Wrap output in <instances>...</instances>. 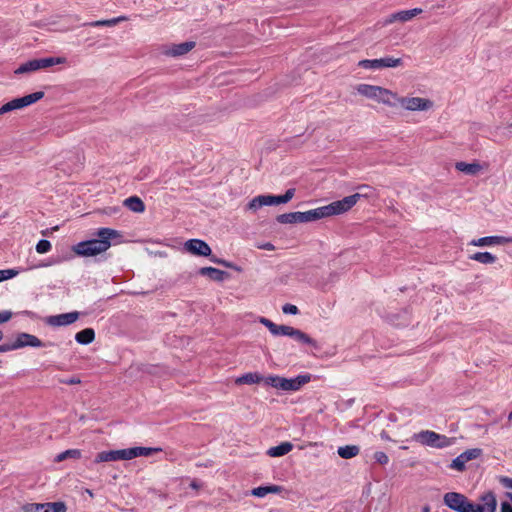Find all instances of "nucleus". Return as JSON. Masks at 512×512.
Listing matches in <instances>:
<instances>
[{"label": "nucleus", "mask_w": 512, "mask_h": 512, "mask_svg": "<svg viewBox=\"0 0 512 512\" xmlns=\"http://www.w3.org/2000/svg\"><path fill=\"white\" fill-rule=\"evenodd\" d=\"M97 238L81 241L72 246V251L80 257H93L106 252L112 241L122 237L121 233L112 228H99L95 233Z\"/></svg>", "instance_id": "nucleus-1"}, {"label": "nucleus", "mask_w": 512, "mask_h": 512, "mask_svg": "<svg viewBox=\"0 0 512 512\" xmlns=\"http://www.w3.org/2000/svg\"><path fill=\"white\" fill-rule=\"evenodd\" d=\"M260 323L267 327L274 336H288L294 338L298 342L316 346V341L299 329L287 325H277L264 317L260 318Z\"/></svg>", "instance_id": "nucleus-2"}, {"label": "nucleus", "mask_w": 512, "mask_h": 512, "mask_svg": "<svg viewBox=\"0 0 512 512\" xmlns=\"http://www.w3.org/2000/svg\"><path fill=\"white\" fill-rule=\"evenodd\" d=\"M356 90L360 95L368 99H373L389 107H396V102L393 101V98L396 97V93L389 89L376 85L359 84Z\"/></svg>", "instance_id": "nucleus-3"}, {"label": "nucleus", "mask_w": 512, "mask_h": 512, "mask_svg": "<svg viewBox=\"0 0 512 512\" xmlns=\"http://www.w3.org/2000/svg\"><path fill=\"white\" fill-rule=\"evenodd\" d=\"M66 59L63 57H48L40 59H32L21 64L16 70L15 74H26L35 72L40 69H45L54 65L63 64Z\"/></svg>", "instance_id": "nucleus-4"}, {"label": "nucleus", "mask_w": 512, "mask_h": 512, "mask_svg": "<svg viewBox=\"0 0 512 512\" xmlns=\"http://www.w3.org/2000/svg\"><path fill=\"white\" fill-rule=\"evenodd\" d=\"M443 502L447 507L456 512H474V503L470 502L464 494L458 492H447L443 496Z\"/></svg>", "instance_id": "nucleus-5"}, {"label": "nucleus", "mask_w": 512, "mask_h": 512, "mask_svg": "<svg viewBox=\"0 0 512 512\" xmlns=\"http://www.w3.org/2000/svg\"><path fill=\"white\" fill-rule=\"evenodd\" d=\"M393 101L396 102V106L400 105L407 111H427L433 107V102L427 98L400 97L397 93Z\"/></svg>", "instance_id": "nucleus-6"}, {"label": "nucleus", "mask_w": 512, "mask_h": 512, "mask_svg": "<svg viewBox=\"0 0 512 512\" xmlns=\"http://www.w3.org/2000/svg\"><path fill=\"white\" fill-rule=\"evenodd\" d=\"M359 199V194H353L323 206L325 217L339 215L349 211L358 202Z\"/></svg>", "instance_id": "nucleus-7"}, {"label": "nucleus", "mask_w": 512, "mask_h": 512, "mask_svg": "<svg viewBox=\"0 0 512 512\" xmlns=\"http://www.w3.org/2000/svg\"><path fill=\"white\" fill-rule=\"evenodd\" d=\"M44 97V92L38 91L20 98H15L0 108V115L29 106Z\"/></svg>", "instance_id": "nucleus-8"}, {"label": "nucleus", "mask_w": 512, "mask_h": 512, "mask_svg": "<svg viewBox=\"0 0 512 512\" xmlns=\"http://www.w3.org/2000/svg\"><path fill=\"white\" fill-rule=\"evenodd\" d=\"M359 67L369 70H380L384 68H395L402 65L401 58L383 57L380 59H364L357 64Z\"/></svg>", "instance_id": "nucleus-9"}, {"label": "nucleus", "mask_w": 512, "mask_h": 512, "mask_svg": "<svg viewBox=\"0 0 512 512\" xmlns=\"http://www.w3.org/2000/svg\"><path fill=\"white\" fill-rule=\"evenodd\" d=\"M284 203L282 195H258L247 204V210L256 212L263 206L279 205Z\"/></svg>", "instance_id": "nucleus-10"}, {"label": "nucleus", "mask_w": 512, "mask_h": 512, "mask_svg": "<svg viewBox=\"0 0 512 512\" xmlns=\"http://www.w3.org/2000/svg\"><path fill=\"white\" fill-rule=\"evenodd\" d=\"M184 248L191 254L196 256H210L211 248L210 246L203 240L200 239H190L185 242Z\"/></svg>", "instance_id": "nucleus-11"}, {"label": "nucleus", "mask_w": 512, "mask_h": 512, "mask_svg": "<svg viewBox=\"0 0 512 512\" xmlns=\"http://www.w3.org/2000/svg\"><path fill=\"white\" fill-rule=\"evenodd\" d=\"M311 380L310 374L298 375L295 378L287 379L282 377L280 389L283 391H297Z\"/></svg>", "instance_id": "nucleus-12"}, {"label": "nucleus", "mask_w": 512, "mask_h": 512, "mask_svg": "<svg viewBox=\"0 0 512 512\" xmlns=\"http://www.w3.org/2000/svg\"><path fill=\"white\" fill-rule=\"evenodd\" d=\"M480 500L482 504H474V512H495L497 508V500L492 491H488L481 495Z\"/></svg>", "instance_id": "nucleus-13"}, {"label": "nucleus", "mask_w": 512, "mask_h": 512, "mask_svg": "<svg viewBox=\"0 0 512 512\" xmlns=\"http://www.w3.org/2000/svg\"><path fill=\"white\" fill-rule=\"evenodd\" d=\"M79 318L78 312H69L59 315L49 316L46 323L50 326H66L74 323Z\"/></svg>", "instance_id": "nucleus-14"}, {"label": "nucleus", "mask_w": 512, "mask_h": 512, "mask_svg": "<svg viewBox=\"0 0 512 512\" xmlns=\"http://www.w3.org/2000/svg\"><path fill=\"white\" fill-rule=\"evenodd\" d=\"M506 243H512V237L505 236H486L479 239H474L470 242V245L485 247L493 245H503Z\"/></svg>", "instance_id": "nucleus-15"}, {"label": "nucleus", "mask_w": 512, "mask_h": 512, "mask_svg": "<svg viewBox=\"0 0 512 512\" xmlns=\"http://www.w3.org/2000/svg\"><path fill=\"white\" fill-rule=\"evenodd\" d=\"M422 13V9L421 8H414V9H411V10H402V11H399V12H396V13H393L391 15H389L386 20H385V24H391V23H394L396 21H399V22H407L409 20H411L412 18H414L415 16L419 15Z\"/></svg>", "instance_id": "nucleus-16"}, {"label": "nucleus", "mask_w": 512, "mask_h": 512, "mask_svg": "<svg viewBox=\"0 0 512 512\" xmlns=\"http://www.w3.org/2000/svg\"><path fill=\"white\" fill-rule=\"evenodd\" d=\"M16 348L20 349L26 346L44 347V344L38 337L29 333H19L15 339Z\"/></svg>", "instance_id": "nucleus-17"}, {"label": "nucleus", "mask_w": 512, "mask_h": 512, "mask_svg": "<svg viewBox=\"0 0 512 512\" xmlns=\"http://www.w3.org/2000/svg\"><path fill=\"white\" fill-rule=\"evenodd\" d=\"M439 439V434L430 430H422L419 433L413 435V440L421 443L422 445H426L433 448L435 447V445H437L435 440Z\"/></svg>", "instance_id": "nucleus-18"}, {"label": "nucleus", "mask_w": 512, "mask_h": 512, "mask_svg": "<svg viewBox=\"0 0 512 512\" xmlns=\"http://www.w3.org/2000/svg\"><path fill=\"white\" fill-rule=\"evenodd\" d=\"M195 47V42L188 41L180 44H174L169 50L166 51V54L169 56H182L187 54Z\"/></svg>", "instance_id": "nucleus-19"}, {"label": "nucleus", "mask_w": 512, "mask_h": 512, "mask_svg": "<svg viewBox=\"0 0 512 512\" xmlns=\"http://www.w3.org/2000/svg\"><path fill=\"white\" fill-rule=\"evenodd\" d=\"M455 168L456 170L471 176H475L482 171V166L477 162L466 163L460 161L455 164Z\"/></svg>", "instance_id": "nucleus-20"}, {"label": "nucleus", "mask_w": 512, "mask_h": 512, "mask_svg": "<svg viewBox=\"0 0 512 512\" xmlns=\"http://www.w3.org/2000/svg\"><path fill=\"white\" fill-rule=\"evenodd\" d=\"M199 274L202 276H208L214 281L221 282L228 276L227 272L214 268V267H202L199 270Z\"/></svg>", "instance_id": "nucleus-21"}, {"label": "nucleus", "mask_w": 512, "mask_h": 512, "mask_svg": "<svg viewBox=\"0 0 512 512\" xmlns=\"http://www.w3.org/2000/svg\"><path fill=\"white\" fill-rule=\"evenodd\" d=\"M323 206L305 212H300V223L312 222L324 218Z\"/></svg>", "instance_id": "nucleus-22"}, {"label": "nucleus", "mask_w": 512, "mask_h": 512, "mask_svg": "<svg viewBox=\"0 0 512 512\" xmlns=\"http://www.w3.org/2000/svg\"><path fill=\"white\" fill-rule=\"evenodd\" d=\"M293 449L290 442H282L281 444L268 449L267 454L270 457H281L288 454Z\"/></svg>", "instance_id": "nucleus-23"}, {"label": "nucleus", "mask_w": 512, "mask_h": 512, "mask_svg": "<svg viewBox=\"0 0 512 512\" xmlns=\"http://www.w3.org/2000/svg\"><path fill=\"white\" fill-rule=\"evenodd\" d=\"M123 204L129 210L136 213H141L144 212L145 210V204L138 196L128 197L127 199L124 200Z\"/></svg>", "instance_id": "nucleus-24"}, {"label": "nucleus", "mask_w": 512, "mask_h": 512, "mask_svg": "<svg viewBox=\"0 0 512 512\" xmlns=\"http://www.w3.org/2000/svg\"><path fill=\"white\" fill-rule=\"evenodd\" d=\"M282 491V487L278 485H268V486H259L251 490V494L255 497H265L269 493H280Z\"/></svg>", "instance_id": "nucleus-25"}, {"label": "nucleus", "mask_w": 512, "mask_h": 512, "mask_svg": "<svg viewBox=\"0 0 512 512\" xmlns=\"http://www.w3.org/2000/svg\"><path fill=\"white\" fill-rule=\"evenodd\" d=\"M95 339V332L92 328H85L75 335V340L82 345L90 344Z\"/></svg>", "instance_id": "nucleus-26"}, {"label": "nucleus", "mask_w": 512, "mask_h": 512, "mask_svg": "<svg viewBox=\"0 0 512 512\" xmlns=\"http://www.w3.org/2000/svg\"><path fill=\"white\" fill-rule=\"evenodd\" d=\"M129 449L130 459L140 457V456H150L154 453L161 451L160 448H150V447H131Z\"/></svg>", "instance_id": "nucleus-27"}, {"label": "nucleus", "mask_w": 512, "mask_h": 512, "mask_svg": "<svg viewBox=\"0 0 512 512\" xmlns=\"http://www.w3.org/2000/svg\"><path fill=\"white\" fill-rule=\"evenodd\" d=\"M469 259L477 261L481 264H493L496 262L497 257L490 252H476L469 256Z\"/></svg>", "instance_id": "nucleus-28"}, {"label": "nucleus", "mask_w": 512, "mask_h": 512, "mask_svg": "<svg viewBox=\"0 0 512 512\" xmlns=\"http://www.w3.org/2000/svg\"><path fill=\"white\" fill-rule=\"evenodd\" d=\"M360 448L357 445H346L338 448L337 453L343 459H351L357 456Z\"/></svg>", "instance_id": "nucleus-29"}, {"label": "nucleus", "mask_w": 512, "mask_h": 512, "mask_svg": "<svg viewBox=\"0 0 512 512\" xmlns=\"http://www.w3.org/2000/svg\"><path fill=\"white\" fill-rule=\"evenodd\" d=\"M263 381V377L259 373H246L236 379V384H257Z\"/></svg>", "instance_id": "nucleus-30"}, {"label": "nucleus", "mask_w": 512, "mask_h": 512, "mask_svg": "<svg viewBox=\"0 0 512 512\" xmlns=\"http://www.w3.org/2000/svg\"><path fill=\"white\" fill-rule=\"evenodd\" d=\"M127 19L128 18L126 16H119V17L107 19V20L93 21V22L88 23V25L92 26V27H100V26L112 27V26L117 25L120 22L126 21Z\"/></svg>", "instance_id": "nucleus-31"}, {"label": "nucleus", "mask_w": 512, "mask_h": 512, "mask_svg": "<svg viewBox=\"0 0 512 512\" xmlns=\"http://www.w3.org/2000/svg\"><path fill=\"white\" fill-rule=\"evenodd\" d=\"M277 221L281 224L300 223V212L284 213L277 216Z\"/></svg>", "instance_id": "nucleus-32"}, {"label": "nucleus", "mask_w": 512, "mask_h": 512, "mask_svg": "<svg viewBox=\"0 0 512 512\" xmlns=\"http://www.w3.org/2000/svg\"><path fill=\"white\" fill-rule=\"evenodd\" d=\"M81 456V452L80 450L78 449H69V450H66L64 452H61L60 454H58L55 458V460L57 462H61L67 458H74V459H78L80 458Z\"/></svg>", "instance_id": "nucleus-33"}, {"label": "nucleus", "mask_w": 512, "mask_h": 512, "mask_svg": "<svg viewBox=\"0 0 512 512\" xmlns=\"http://www.w3.org/2000/svg\"><path fill=\"white\" fill-rule=\"evenodd\" d=\"M112 461H118V460H131L129 449H120V450H110Z\"/></svg>", "instance_id": "nucleus-34"}, {"label": "nucleus", "mask_w": 512, "mask_h": 512, "mask_svg": "<svg viewBox=\"0 0 512 512\" xmlns=\"http://www.w3.org/2000/svg\"><path fill=\"white\" fill-rule=\"evenodd\" d=\"M46 512H66V506L62 502L45 503Z\"/></svg>", "instance_id": "nucleus-35"}, {"label": "nucleus", "mask_w": 512, "mask_h": 512, "mask_svg": "<svg viewBox=\"0 0 512 512\" xmlns=\"http://www.w3.org/2000/svg\"><path fill=\"white\" fill-rule=\"evenodd\" d=\"M466 463H467V461H466L465 457L463 456V454L461 453L459 456H457L455 459H453L450 467L455 470H458V471H463L465 469Z\"/></svg>", "instance_id": "nucleus-36"}, {"label": "nucleus", "mask_w": 512, "mask_h": 512, "mask_svg": "<svg viewBox=\"0 0 512 512\" xmlns=\"http://www.w3.org/2000/svg\"><path fill=\"white\" fill-rule=\"evenodd\" d=\"M45 503H31L23 507L24 512H46Z\"/></svg>", "instance_id": "nucleus-37"}, {"label": "nucleus", "mask_w": 512, "mask_h": 512, "mask_svg": "<svg viewBox=\"0 0 512 512\" xmlns=\"http://www.w3.org/2000/svg\"><path fill=\"white\" fill-rule=\"evenodd\" d=\"M512 135V123L508 124L506 127H496L494 131V136H501L504 138H508Z\"/></svg>", "instance_id": "nucleus-38"}, {"label": "nucleus", "mask_w": 512, "mask_h": 512, "mask_svg": "<svg viewBox=\"0 0 512 512\" xmlns=\"http://www.w3.org/2000/svg\"><path fill=\"white\" fill-rule=\"evenodd\" d=\"M210 260H211L213 263L218 264V265H222V266H224V267H226V268H230V269L236 270V271H238V272H240V271H241V268H240V267H238V266H236L234 263H232V262H228V261H226V260H224V259H220V258H216V257H211V259H210Z\"/></svg>", "instance_id": "nucleus-39"}, {"label": "nucleus", "mask_w": 512, "mask_h": 512, "mask_svg": "<svg viewBox=\"0 0 512 512\" xmlns=\"http://www.w3.org/2000/svg\"><path fill=\"white\" fill-rule=\"evenodd\" d=\"M51 243L48 240L42 239L36 245V251L39 254L47 253L51 250Z\"/></svg>", "instance_id": "nucleus-40"}, {"label": "nucleus", "mask_w": 512, "mask_h": 512, "mask_svg": "<svg viewBox=\"0 0 512 512\" xmlns=\"http://www.w3.org/2000/svg\"><path fill=\"white\" fill-rule=\"evenodd\" d=\"M462 454L465 457L466 461L468 462L470 460L478 458L482 454V450L479 448H473L464 451Z\"/></svg>", "instance_id": "nucleus-41"}, {"label": "nucleus", "mask_w": 512, "mask_h": 512, "mask_svg": "<svg viewBox=\"0 0 512 512\" xmlns=\"http://www.w3.org/2000/svg\"><path fill=\"white\" fill-rule=\"evenodd\" d=\"M439 440H435L436 444H439V445H435L434 448H445V447H448L450 445H452L454 443L453 439L452 438H448L447 436L445 435H441L439 434Z\"/></svg>", "instance_id": "nucleus-42"}, {"label": "nucleus", "mask_w": 512, "mask_h": 512, "mask_svg": "<svg viewBox=\"0 0 512 512\" xmlns=\"http://www.w3.org/2000/svg\"><path fill=\"white\" fill-rule=\"evenodd\" d=\"M264 382L274 388L280 389L281 380L282 377L280 376H268L266 378H263Z\"/></svg>", "instance_id": "nucleus-43"}, {"label": "nucleus", "mask_w": 512, "mask_h": 512, "mask_svg": "<svg viewBox=\"0 0 512 512\" xmlns=\"http://www.w3.org/2000/svg\"><path fill=\"white\" fill-rule=\"evenodd\" d=\"M111 461H112V457H111L110 451L99 452L94 459L95 463L111 462Z\"/></svg>", "instance_id": "nucleus-44"}, {"label": "nucleus", "mask_w": 512, "mask_h": 512, "mask_svg": "<svg viewBox=\"0 0 512 512\" xmlns=\"http://www.w3.org/2000/svg\"><path fill=\"white\" fill-rule=\"evenodd\" d=\"M360 192H357L356 194L360 195L361 197H371L374 194V189L370 187L369 185H361L358 187Z\"/></svg>", "instance_id": "nucleus-45"}, {"label": "nucleus", "mask_w": 512, "mask_h": 512, "mask_svg": "<svg viewBox=\"0 0 512 512\" xmlns=\"http://www.w3.org/2000/svg\"><path fill=\"white\" fill-rule=\"evenodd\" d=\"M17 274H18V271L14 270V269L0 270V282L4 281V280L11 279V278L15 277Z\"/></svg>", "instance_id": "nucleus-46"}, {"label": "nucleus", "mask_w": 512, "mask_h": 512, "mask_svg": "<svg viewBox=\"0 0 512 512\" xmlns=\"http://www.w3.org/2000/svg\"><path fill=\"white\" fill-rule=\"evenodd\" d=\"M374 459L377 463L381 465H386L389 462V457L386 455V453L382 451L375 452Z\"/></svg>", "instance_id": "nucleus-47"}, {"label": "nucleus", "mask_w": 512, "mask_h": 512, "mask_svg": "<svg viewBox=\"0 0 512 512\" xmlns=\"http://www.w3.org/2000/svg\"><path fill=\"white\" fill-rule=\"evenodd\" d=\"M282 311L284 314H291V315H296L299 312L297 306H295L293 304H289V303L285 304L282 307Z\"/></svg>", "instance_id": "nucleus-48"}, {"label": "nucleus", "mask_w": 512, "mask_h": 512, "mask_svg": "<svg viewBox=\"0 0 512 512\" xmlns=\"http://www.w3.org/2000/svg\"><path fill=\"white\" fill-rule=\"evenodd\" d=\"M60 382L67 385H76L79 384L81 380L78 377H71L67 379H61Z\"/></svg>", "instance_id": "nucleus-49"}, {"label": "nucleus", "mask_w": 512, "mask_h": 512, "mask_svg": "<svg viewBox=\"0 0 512 512\" xmlns=\"http://www.w3.org/2000/svg\"><path fill=\"white\" fill-rule=\"evenodd\" d=\"M12 317V312L2 311L0 312V324L9 321Z\"/></svg>", "instance_id": "nucleus-50"}, {"label": "nucleus", "mask_w": 512, "mask_h": 512, "mask_svg": "<svg viewBox=\"0 0 512 512\" xmlns=\"http://www.w3.org/2000/svg\"><path fill=\"white\" fill-rule=\"evenodd\" d=\"M15 346V341L12 344H2L0 345V353L16 350L17 348Z\"/></svg>", "instance_id": "nucleus-51"}, {"label": "nucleus", "mask_w": 512, "mask_h": 512, "mask_svg": "<svg viewBox=\"0 0 512 512\" xmlns=\"http://www.w3.org/2000/svg\"><path fill=\"white\" fill-rule=\"evenodd\" d=\"M295 194V189L294 188H290L288 189L283 196V199H284V202L287 203L289 202L293 196Z\"/></svg>", "instance_id": "nucleus-52"}, {"label": "nucleus", "mask_w": 512, "mask_h": 512, "mask_svg": "<svg viewBox=\"0 0 512 512\" xmlns=\"http://www.w3.org/2000/svg\"><path fill=\"white\" fill-rule=\"evenodd\" d=\"M500 482L504 487L512 489V478L501 477Z\"/></svg>", "instance_id": "nucleus-53"}, {"label": "nucleus", "mask_w": 512, "mask_h": 512, "mask_svg": "<svg viewBox=\"0 0 512 512\" xmlns=\"http://www.w3.org/2000/svg\"><path fill=\"white\" fill-rule=\"evenodd\" d=\"M501 512H512V506L508 502H502Z\"/></svg>", "instance_id": "nucleus-54"}, {"label": "nucleus", "mask_w": 512, "mask_h": 512, "mask_svg": "<svg viewBox=\"0 0 512 512\" xmlns=\"http://www.w3.org/2000/svg\"><path fill=\"white\" fill-rule=\"evenodd\" d=\"M192 489L198 490L201 488V483L198 480H192L189 484Z\"/></svg>", "instance_id": "nucleus-55"}, {"label": "nucleus", "mask_w": 512, "mask_h": 512, "mask_svg": "<svg viewBox=\"0 0 512 512\" xmlns=\"http://www.w3.org/2000/svg\"><path fill=\"white\" fill-rule=\"evenodd\" d=\"M260 248H262L264 250L271 251V250H274V245L270 242H267V243L263 244L262 246H260Z\"/></svg>", "instance_id": "nucleus-56"}, {"label": "nucleus", "mask_w": 512, "mask_h": 512, "mask_svg": "<svg viewBox=\"0 0 512 512\" xmlns=\"http://www.w3.org/2000/svg\"><path fill=\"white\" fill-rule=\"evenodd\" d=\"M422 512H430V506H429V505H425V506L422 508Z\"/></svg>", "instance_id": "nucleus-57"}, {"label": "nucleus", "mask_w": 512, "mask_h": 512, "mask_svg": "<svg viewBox=\"0 0 512 512\" xmlns=\"http://www.w3.org/2000/svg\"><path fill=\"white\" fill-rule=\"evenodd\" d=\"M506 497L512 502V493L511 492H507Z\"/></svg>", "instance_id": "nucleus-58"}, {"label": "nucleus", "mask_w": 512, "mask_h": 512, "mask_svg": "<svg viewBox=\"0 0 512 512\" xmlns=\"http://www.w3.org/2000/svg\"><path fill=\"white\" fill-rule=\"evenodd\" d=\"M3 337H4V334H3V332L0 330V341L3 339Z\"/></svg>", "instance_id": "nucleus-59"}, {"label": "nucleus", "mask_w": 512, "mask_h": 512, "mask_svg": "<svg viewBox=\"0 0 512 512\" xmlns=\"http://www.w3.org/2000/svg\"><path fill=\"white\" fill-rule=\"evenodd\" d=\"M508 419H509V420H512V411L509 413V415H508Z\"/></svg>", "instance_id": "nucleus-60"}]
</instances>
